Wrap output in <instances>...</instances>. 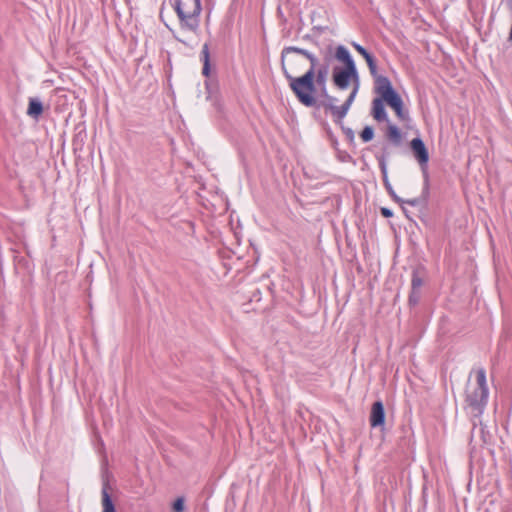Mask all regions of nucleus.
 Wrapping results in <instances>:
<instances>
[{"label": "nucleus", "mask_w": 512, "mask_h": 512, "mask_svg": "<svg viewBox=\"0 0 512 512\" xmlns=\"http://www.w3.org/2000/svg\"><path fill=\"white\" fill-rule=\"evenodd\" d=\"M281 64L284 75L289 80V87L299 102L307 107L314 106L317 58L306 50L290 46L282 50Z\"/></svg>", "instance_id": "obj_1"}, {"label": "nucleus", "mask_w": 512, "mask_h": 512, "mask_svg": "<svg viewBox=\"0 0 512 512\" xmlns=\"http://www.w3.org/2000/svg\"><path fill=\"white\" fill-rule=\"evenodd\" d=\"M352 46L365 59L374 80V91L379 96L372 101V117L378 122L387 121L384 106L386 103L400 120H406L407 113L404 110L401 96L394 90L389 78L378 73L374 57L360 44L353 42Z\"/></svg>", "instance_id": "obj_2"}, {"label": "nucleus", "mask_w": 512, "mask_h": 512, "mask_svg": "<svg viewBox=\"0 0 512 512\" xmlns=\"http://www.w3.org/2000/svg\"><path fill=\"white\" fill-rule=\"evenodd\" d=\"M179 22V29L174 32V38L191 46L193 37H197L200 30V16L202 12L201 0H170Z\"/></svg>", "instance_id": "obj_3"}, {"label": "nucleus", "mask_w": 512, "mask_h": 512, "mask_svg": "<svg viewBox=\"0 0 512 512\" xmlns=\"http://www.w3.org/2000/svg\"><path fill=\"white\" fill-rule=\"evenodd\" d=\"M334 85L341 89H347L350 84H352V91L350 92L348 98L341 106L334 105V98H329L327 103L324 104L325 109L331 112V115L336 121H341L346 114L348 113L354 99L359 91L360 81L359 75L356 67H344L338 68L335 67L333 69L332 75Z\"/></svg>", "instance_id": "obj_4"}, {"label": "nucleus", "mask_w": 512, "mask_h": 512, "mask_svg": "<svg viewBox=\"0 0 512 512\" xmlns=\"http://www.w3.org/2000/svg\"><path fill=\"white\" fill-rule=\"evenodd\" d=\"M488 388L486 383V371L483 368L474 369L469 376L465 400L475 411L481 412L487 403Z\"/></svg>", "instance_id": "obj_5"}, {"label": "nucleus", "mask_w": 512, "mask_h": 512, "mask_svg": "<svg viewBox=\"0 0 512 512\" xmlns=\"http://www.w3.org/2000/svg\"><path fill=\"white\" fill-rule=\"evenodd\" d=\"M410 147L420 166L426 168L429 161V154L424 142L420 138H414L410 143Z\"/></svg>", "instance_id": "obj_6"}, {"label": "nucleus", "mask_w": 512, "mask_h": 512, "mask_svg": "<svg viewBox=\"0 0 512 512\" xmlns=\"http://www.w3.org/2000/svg\"><path fill=\"white\" fill-rule=\"evenodd\" d=\"M369 421L372 427H379L384 425L385 411L381 401H376L372 404Z\"/></svg>", "instance_id": "obj_7"}, {"label": "nucleus", "mask_w": 512, "mask_h": 512, "mask_svg": "<svg viewBox=\"0 0 512 512\" xmlns=\"http://www.w3.org/2000/svg\"><path fill=\"white\" fill-rule=\"evenodd\" d=\"M335 57L344 64V67H356L349 51L344 46H338L336 48Z\"/></svg>", "instance_id": "obj_8"}, {"label": "nucleus", "mask_w": 512, "mask_h": 512, "mask_svg": "<svg viewBox=\"0 0 512 512\" xmlns=\"http://www.w3.org/2000/svg\"><path fill=\"white\" fill-rule=\"evenodd\" d=\"M42 113H43L42 103L37 99L31 98L29 100L27 114L34 119H38Z\"/></svg>", "instance_id": "obj_9"}, {"label": "nucleus", "mask_w": 512, "mask_h": 512, "mask_svg": "<svg viewBox=\"0 0 512 512\" xmlns=\"http://www.w3.org/2000/svg\"><path fill=\"white\" fill-rule=\"evenodd\" d=\"M201 60L203 62L202 73L204 76L208 77L210 74V52L209 46L205 43L201 50Z\"/></svg>", "instance_id": "obj_10"}, {"label": "nucleus", "mask_w": 512, "mask_h": 512, "mask_svg": "<svg viewBox=\"0 0 512 512\" xmlns=\"http://www.w3.org/2000/svg\"><path fill=\"white\" fill-rule=\"evenodd\" d=\"M102 507V512H116L115 506L109 495L107 485H105L102 489Z\"/></svg>", "instance_id": "obj_11"}, {"label": "nucleus", "mask_w": 512, "mask_h": 512, "mask_svg": "<svg viewBox=\"0 0 512 512\" xmlns=\"http://www.w3.org/2000/svg\"><path fill=\"white\" fill-rule=\"evenodd\" d=\"M387 136L390 140L395 143H398L401 139V133L397 126L393 124H388L387 126Z\"/></svg>", "instance_id": "obj_12"}, {"label": "nucleus", "mask_w": 512, "mask_h": 512, "mask_svg": "<svg viewBox=\"0 0 512 512\" xmlns=\"http://www.w3.org/2000/svg\"><path fill=\"white\" fill-rule=\"evenodd\" d=\"M360 137L362 139L363 142H369L373 139L374 137V130L372 127L370 126H366L362 132L360 133Z\"/></svg>", "instance_id": "obj_13"}, {"label": "nucleus", "mask_w": 512, "mask_h": 512, "mask_svg": "<svg viewBox=\"0 0 512 512\" xmlns=\"http://www.w3.org/2000/svg\"><path fill=\"white\" fill-rule=\"evenodd\" d=\"M174 512H183L184 510V500L183 498H177L172 507Z\"/></svg>", "instance_id": "obj_14"}, {"label": "nucleus", "mask_w": 512, "mask_h": 512, "mask_svg": "<svg viewBox=\"0 0 512 512\" xmlns=\"http://www.w3.org/2000/svg\"><path fill=\"white\" fill-rule=\"evenodd\" d=\"M315 78L317 83L323 84L325 82V74L323 71H318L317 74L315 73Z\"/></svg>", "instance_id": "obj_15"}, {"label": "nucleus", "mask_w": 512, "mask_h": 512, "mask_svg": "<svg viewBox=\"0 0 512 512\" xmlns=\"http://www.w3.org/2000/svg\"><path fill=\"white\" fill-rule=\"evenodd\" d=\"M421 285H422V281H421L420 278L414 277L412 279V287H413L414 290L420 288Z\"/></svg>", "instance_id": "obj_16"}, {"label": "nucleus", "mask_w": 512, "mask_h": 512, "mask_svg": "<svg viewBox=\"0 0 512 512\" xmlns=\"http://www.w3.org/2000/svg\"><path fill=\"white\" fill-rule=\"evenodd\" d=\"M381 214H382V216H384L386 218H389V217L393 216L392 211L390 209L386 208V207H382L381 208Z\"/></svg>", "instance_id": "obj_17"}, {"label": "nucleus", "mask_w": 512, "mask_h": 512, "mask_svg": "<svg viewBox=\"0 0 512 512\" xmlns=\"http://www.w3.org/2000/svg\"><path fill=\"white\" fill-rule=\"evenodd\" d=\"M383 173H384V179H383V180H384L385 187H386L387 189H390V188H391V186H390V183H389L388 178H387V174H386V169H385V167H383Z\"/></svg>", "instance_id": "obj_18"}, {"label": "nucleus", "mask_w": 512, "mask_h": 512, "mask_svg": "<svg viewBox=\"0 0 512 512\" xmlns=\"http://www.w3.org/2000/svg\"><path fill=\"white\" fill-rule=\"evenodd\" d=\"M407 203H409L410 205H415L416 201H407Z\"/></svg>", "instance_id": "obj_19"}, {"label": "nucleus", "mask_w": 512, "mask_h": 512, "mask_svg": "<svg viewBox=\"0 0 512 512\" xmlns=\"http://www.w3.org/2000/svg\"><path fill=\"white\" fill-rule=\"evenodd\" d=\"M164 6V4H162ZM163 7L160 8V17L162 16Z\"/></svg>", "instance_id": "obj_20"}]
</instances>
